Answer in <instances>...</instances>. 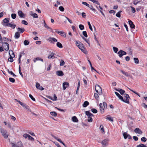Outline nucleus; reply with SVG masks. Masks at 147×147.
Segmentation results:
<instances>
[{"mask_svg":"<svg viewBox=\"0 0 147 147\" xmlns=\"http://www.w3.org/2000/svg\"><path fill=\"white\" fill-rule=\"evenodd\" d=\"M115 93L116 95L118 96L120 99L121 101H123V98L122 96H121L117 92H115Z\"/></svg>","mask_w":147,"mask_h":147,"instance_id":"412c9836","label":"nucleus"},{"mask_svg":"<svg viewBox=\"0 0 147 147\" xmlns=\"http://www.w3.org/2000/svg\"><path fill=\"white\" fill-rule=\"evenodd\" d=\"M28 138H29L30 140H31V141H33L34 140V138L33 137L30 136V135H29Z\"/></svg>","mask_w":147,"mask_h":147,"instance_id":"774afa93","label":"nucleus"},{"mask_svg":"<svg viewBox=\"0 0 147 147\" xmlns=\"http://www.w3.org/2000/svg\"><path fill=\"white\" fill-rule=\"evenodd\" d=\"M37 60H40L42 61V62L43 61V60L42 59L40 58V57H37L34 60V62H36V61Z\"/></svg>","mask_w":147,"mask_h":147,"instance_id":"473e14b6","label":"nucleus"},{"mask_svg":"<svg viewBox=\"0 0 147 147\" xmlns=\"http://www.w3.org/2000/svg\"><path fill=\"white\" fill-rule=\"evenodd\" d=\"M83 4L86 5V6L89 7L90 5L89 4H88L86 2H84L82 3Z\"/></svg>","mask_w":147,"mask_h":147,"instance_id":"680f3d73","label":"nucleus"},{"mask_svg":"<svg viewBox=\"0 0 147 147\" xmlns=\"http://www.w3.org/2000/svg\"><path fill=\"white\" fill-rule=\"evenodd\" d=\"M57 47L60 48H61L63 47V46L62 44L59 42H58L57 43Z\"/></svg>","mask_w":147,"mask_h":147,"instance_id":"7c9ffc66","label":"nucleus"},{"mask_svg":"<svg viewBox=\"0 0 147 147\" xmlns=\"http://www.w3.org/2000/svg\"><path fill=\"white\" fill-rule=\"evenodd\" d=\"M1 43L4 49L6 51H8L9 49V44L7 42H2Z\"/></svg>","mask_w":147,"mask_h":147,"instance_id":"39448f33","label":"nucleus"},{"mask_svg":"<svg viewBox=\"0 0 147 147\" xmlns=\"http://www.w3.org/2000/svg\"><path fill=\"white\" fill-rule=\"evenodd\" d=\"M146 140V138L144 137H143L141 138V140L142 142H145Z\"/></svg>","mask_w":147,"mask_h":147,"instance_id":"052dcab7","label":"nucleus"},{"mask_svg":"<svg viewBox=\"0 0 147 147\" xmlns=\"http://www.w3.org/2000/svg\"><path fill=\"white\" fill-rule=\"evenodd\" d=\"M85 113L88 117H91V116H94V115L92 113H91L90 111H87L85 112Z\"/></svg>","mask_w":147,"mask_h":147,"instance_id":"6ab92c4d","label":"nucleus"},{"mask_svg":"<svg viewBox=\"0 0 147 147\" xmlns=\"http://www.w3.org/2000/svg\"><path fill=\"white\" fill-rule=\"evenodd\" d=\"M94 97L97 100L98 98V95L97 94L95 93L94 94Z\"/></svg>","mask_w":147,"mask_h":147,"instance_id":"e2e57ef3","label":"nucleus"},{"mask_svg":"<svg viewBox=\"0 0 147 147\" xmlns=\"http://www.w3.org/2000/svg\"><path fill=\"white\" fill-rule=\"evenodd\" d=\"M18 31H20V32H19L20 33H22L24 31L25 29L24 28H18Z\"/></svg>","mask_w":147,"mask_h":147,"instance_id":"bb28decb","label":"nucleus"},{"mask_svg":"<svg viewBox=\"0 0 147 147\" xmlns=\"http://www.w3.org/2000/svg\"><path fill=\"white\" fill-rule=\"evenodd\" d=\"M107 119L111 121H113V119L111 117H107Z\"/></svg>","mask_w":147,"mask_h":147,"instance_id":"0e129e2a","label":"nucleus"},{"mask_svg":"<svg viewBox=\"0 0 147 147\" xmlns=\"http://www.w3.org/2000/svg\"><path fill=\"white\" fill-rule=\"evenodd\" d=\"M100 129L102 131V133L104 132V127L102 125H101L100 126Z\"/></svg>","mask_w":147,"mask_h":147,"instance_id":"58836bf2","label":"nucleus"},{"mask_svg":"<svg viewBox=\"0 0 147 147\" xmlns=\"http://www.w3.org/2000/svg\"><path fill=\"white\" fill-rule=\"evenodd\" d=\"M89 102L87 101H85L83 104V107H86L89 105Z\"/></svg>","mask_w":147,"mask_h":147,"instance_id":"393cba45","label":"nucleus"},{"mask_svg":"<svg viewBox=\"0 0 147 147\" xmlns=\"http://www.w3.org/2000/svg\"><path fill=\"white\" fill-rule=\"evenodd\" d=\"M134 131L136 133H138L139 134H142V131L138 128L135 129Z\"/></svg>","mask_w":147,"mask_h":147,"instance_id":"f3484780","label":"nucleus"},{"mask_svg":"<svg viewBox=\"0 0 147 147\" xmlns=\"http://www.w3.org/2000/svg\"><path fill=\"white\" fill-rule=\"evenodd\" d=\"M82 17L83 18H85L86 17V13L84 12H82Z\"/></svg>","mask_w":147,"mask_h":147,"instance_id":"69168bd1","label":"nucleus"},{"mask_svg":"<svg viewBox=\"0 0 147 147\" xmlns=\"http://www.w3.org/2000/svg\"><path fill=\"white\" fill-rule=\"evenodd\" d=\"M91 110V111L94 113H96L97 112V110L94 109H92Z\"/></svg>","mask_w":147,"mask_h":147,"instance_id":"5fc2aeb1","label":"nucleus"},{"mask_svg":"<svg viewBox=\"0 0 147 147\" xmlns=\"http://www.w3.org/2000/svg\"><path fill=\"white\" fill-rule=\"evenodd\" d=\"M48 40L51 43H54V42H57V40L55 38L50 37L48 39Z\"/></svg>","mask_w":147,"mask_h":147,"instance_id":"f8f14e48","label":"nucleus"},{"mask_svg":"<svg viewBox=\"0 0 147 147\" xmlns=\"http://www.w3.org/2000/svg\"><path fill=\"white\" fill-rule=\"evenodd\" d=\"M124 96L126 98L124 99H123V101H122L127 103H129V99L130 98V97L129 95L127 94H124Z\"/></svg>","mask_w":147,"mask_h":147,"instance_id":"423d86ee","label":"nucleus"},{"mask_svg":"<svg viewBox=\"0 0 147 147\" xmlns=\"http://www.w3.org/2000/svg\"><path fill=\"white\" fill-rule=\"evenodd\" d=\"M59 10L61 11H64V8L63 6H60L59 8Z\"/></svg>","mask_w":147,"mask_h":147,"instance_id":"603ef678","label":"nucleus"},{"mask_svg":"<svg viewBox=\"0 0 147 147\" xmlns=\"http://www.w3.org/2000/svg\"><path fill=\"white\" fill-rule=\"evenodd\" d=\"M88 121L89 122H92V119L91 117H88Z\"/></svg>","mask_w":147,"mask_h":147,"instance_id":"338daca9","label":"nucleus"},{"mask_svg":"<svg viewBox=\"0 0 147 147\" xmlns=\"http://www.w3.org/2000/svg\"><path fill=\"white\" fill-rule=\"evenodd\" d=\"M51 136L53 137L54 139L56 140H57L58 142H59L61 143L65 147H66V145L65 144L63 143L61 139H60L58 138L57 137L55 136H54V135H52Z\"/></svg>","mask_w":147,"mask_h":147,"instance_id":"9b49d317","label":"nucleus"},{"mask_svg":"<svg viewBox=\"0 0 147 147\" xmlns=\"http://www.w3.org/2000/svg\"><path fill=\"white\" fill-rule=\"evenodd\" d=\"M3 25L5 26L10 27L13 29L15 28L16 26V24H11L10 23L7 24H3Z\"/></svg>","mask_w":147,"mask_h":147,"instance_id":"9d476101","label":"nucleus"},{"mask_svg":"<svg viewBox=\"0 0 147 147\" xmlns=\"http://www.w3.org/2000/svg\"><path fill=\"white\" fill-rule=\"evenodd\" d=\"M79 28L80 30H83L84 28V25L82 24H80L79 26Z\"/></svg>","mask_w":147,"mask_h":147,"instance_id":"c9c22d12","label":"nucleus"},{"mask_svg":"<svg viewBox=\"0 0 147 147\" xmlns=\"http://www.w3.org/2000/svg\"><path fill=\"white\" fill-rule=\"evenodd\" d=\"M10 56V57H9L8 59V60L9 61L11 62H12L13 61V57L11 56Z\"/></svg>","mask_w":147,"mask_h":147,"instance_id":"13d9d810","label":"nucleus"},{"mask_svg":"<svg viewBox=\"0 0 147 147\" xmlns=\"http://www.w3.org/2000/svg\"><path fill=\"white\" fill-rule=\"evenodd\" d=\"M117 91L119 92L122 95H123L125 92V91L122 89H119V90H117Z\"/></svg>","mask_w":147,"mask_h":147,"instance_id":"cd10ccee","label":"nucleus"},{"mask_svg":"<svg viewBox=\"0 0 147 147\" xmlns=\"http://www.w3.org/2000/svg\"><path fill=\"white\" fill-rule=\"evenodd\" d=\"M9 19L8 18H6L3 20V22L5 24L9 23Z\"/></svg>","mask_w":147,"mask_h":147,"instance_id":"2f4dec72","label":"nucleus"},{"mask_svg":"<svg viewBox=\"0 0 147 147\" xmlns=\"http://www.w3.org/2000/svg\"><path fill=\"white\" fill-rule=\"evenodd\" d=\"M109 140L108 138L102 140L101 143L103 147H107L109 145Z\"/></svg>","mask_w":147,"mask_h":147,"instance_id":"f03ea898","label":"nucleus"},{"mask_svg":"<svg viewBox=\"0 0 147 147\" xmlns=\"http://www.w3.org/2000/svg\"><path fill=\"white\" fill-rule=\"evenodd\" d=\"M91 1L93 2V3H96L99 5H100V4L98 2V1H97L96 0H92Z\"/></svg>","mask_w":147,"mask_h":147,"instance_id":"864d4df0","label":"nucleus"},{"mask_svg":"<svg viewBox=\"0 0 147 147\" xmlns=\"http://www.w3.org/2000/svg\"><path fill=\"white\" fill-rule=\"evenodd\" d=\"M147 147V146H146L145 145L142 144H140L139 145H137V147Z\"/></svg>","mask_w":147,"mask_h":147,"instance_id":"37998d69","label":"nucleus"},{"mask_svg":"<svg viewBox=\"0 0 147 147\" xmlns=\"http://www.w3.org/2000/svg\"><path fill=\"white\" fill-rule=\"evenodd\" d=\"M80 47H78L79 49L81 50L85 54H86L87 53V51L85 50V48L83 44H80Z\"/></svg>","mask_w":147,"mask_h":147,"instance_id":"0eeeda50","label":"nucleus"},{"mask_svg":"<svg viewBox=\"0 0 147 147\" xmlns=\"http://www.w3.org/2000/svg\"><path fill=\"white\" fill-rule=\"evenodd\" d=\"M88 24L89 26V29H90V30L92 31H93V29L92 27L91 26V25L90 24L89 22H88Z\"/></svg>","mask_w":147,"mask_h":147,"instance_id":"79ce46f5","label":"nucleus"},{"mask_svg":"<svg viewBox=\"0 0 147 147\" xmlns=\"http://www.w3.org/2000/svg\"><path fill=\"white\" fill-rule=\"evenodd\" d=\"M9 54L10 56H11V55H13V57H15V55L13 52L12 50H9Z\"/></svg>","mask_w":147,"mask_h":147,"instance_id":"72a5a7b5","label":"nucleus"},{"mask_svg":"<svg viewBox=\"0 0 147 147\" xmlns=\"http://www.w3.org/2000/svg\"><path fill=\"white\" fill-rule=\"evenodd\" d=\"M9 81L12 83H14L15 82V79L12 78H9Z\"/></svg>","mask_w":147,"mask_h":147,"instance_id":"4c0bfd02","label":"nucleus"},{"mask_svg":"<svg viewBox=\"0 0 147 147\" xmlns=\"http://www.w3.org/2000/svg\"><path fill=\"white\" fill-rule=\"evenodd\" d=\"M30 15L31 16H33L34 18H38L37 15L36 13H33L32 11L30 12Z\"/></svg>","mask_w":147,"mask_h":147,"instance_id":"b1692460","label":"nucleus"},{"mask_svg":"<svg viewBox=\"0 0 147 147\" xmlns=\"http://www.w3.org/2000/svg\"><path fill=\"white\" fill-rule=\"evenodd\" d=\"M113 51H114V52L115 53H117V52L118 51V49L117 48V47H113Z\"/></svg>","mask_w":147,"mask_h":147,"instance_id":"de8ad7c7","label":"nucleus"},{"mask_svg":"<svg viewBox=\"0 0 147 147\" xmlns=\"http://www.w3.org/2000/svg\"><path fill=\"white\" fill-rule=\"evenodd\" d=\"M20 36V33L19 32H16L15 34L14 37L15 38L18 39Z\"/></svg>","mask_w":147,"mask_h":147,"instance_id":"5701e85b","label":"nucleus"},{"mask_svg":"<svg viewBox=\"0 0 147 147\" xmlns=\"http://www.w3.org/2000/svg\"><path fill=\"white\" fill-rule=\"evenodd\" d=\"M120 71L124 75L126 76L130 77L131 78H132V77L128 73L125 72L123 70H121Z\"/></svg>","mask_w":147,"mask_h":147,"instance_id":"4468645a","label":"nucleus"},{"mask_svg":"<svg viewBox=\"0 0 147 147\" xmlns=\"http://www.w3.org/2000/svg\"><path fill=\"white\" fill-rule=\"evenodd\" d=\"M83 35L86 37H88V35L87 33V32L86 31H84L82 32Z\"/></svg>","mask_w":147,"mask_h":147,"instance_id":"49530a36","label":"nucleus"},{"mask_svg":"<svg viewBox=\"0 0 147 147\" xmlns=\"http://www.w3.org/2000/svg\"><path fill=\"white\" fill-rule=\"evenodd\" d=\"M56 74L57 75L59 76H62L64 75V74L62 71H58L56 72Z\"/></svg>","mask_w":147,"mask_h":147,"instance_id":"dca6fc26","label":"nucleus"},{"mask_svg":"<svg viewBox=\"0 0 147 147\" xmlns=\"http://www.w3.org/2000/svg\"><path fill=\"white\" fill-rule=\"evenodd\" d=\"M55 32H56L58 34L61 35V36H62L64 37H66V34L65 32L62 31H58L56 29H55Z\"/></svg>","mask_w":147,"mask_h":147,"instance_id":"6e6552de","label":"nucleus"},{"mask_svg":"<svg viewBox=\"0 0 147 147\" xmlns=\"http://www.w3.org/2000/svg\"><path fill=\"white\" fill-rule=\"evenodd\" d=\"M122 12V11H120L116 14V16L118 18H120L121 17V13Z\"/></svg>","mask_w":147,"mask_h":147,"instance_id":"f704fd0d","label":"nucleus"},{"mask_svg":"<svg viewBox=\"0 0 147 147\" xmlns=\"http://www.w3.org/2000/svg\"><path fill=\"white\" fill-rule=\"evenodd\" d=\"M89 8L93 11L94 12H95L96 11V10L95 9H94L92 5H91L90 6H89Z\"/></svg>","mask_w":147,"mask_h":147,"instance_id":"4d7b16f0","label":"nucleus"},{"mask_svg":"<svg viewBox=\"0 0 147 147\" xmlns=\"http://www.w3.org/2000/svg\"><path fill=\"white\" fill-rule=\"evenodd\" d=\"M19 73L20 74L21 76L22 77H23V75L22 74V72L21 71V67H20V65H19Z\"/></svg>","mask_w":147,"mask_h":147,"instance_id":"ea45409f","label":"nucleus"},{"mask_svg":"<svg viewBox=\"0 0 147 147\" xmlns=\"http://www.w3.org/2000/svg\"><path fill=\"white\" fill-rule=\"evenodd\" d=\"M117 54L119 57H121L123 55H126L127 53L125 51L121 50L118 52Z\"/></svg>","mask_w":147,"mask_h":147,"instance_id":"1a4fd4ad","label":"nucleus"},{"mask_svg":"<svg viewBox=\"0 0 147 147\" xmlns=\"http://www.w3.org/2000/svg\"><path fill=\"white\" fill-rule=\"evenodd\" d=\"M50 114L52 116H53L54 117H56L57 116V113L54 111L51 112L50 113Z\"/></svg>","mask_w":147,"mask_h":147,"instance_id":"c756f323","label":"nucleus"},{"mask_svg":"<svg viewBox=\"0 0 147 147\" xmlns=\"http://www.w3.org/2000/svg\"><path fill=\"white\" fill-rule=\"evenodd\" d=\"M95 90L96 92L99 95L102 93V90L100 86L98 85H96L95 86Z\"/></svg>","mask_w":147,"mask_h":147,"instance_id":"20e7f679","label":"nucleus"},{"mask_svg":"<svg viewBox=\"0 0 147 147\" xmlns=\"http://www.w3.org/2000/svg\"><path fill=\"white\" fill-rule=\"evenodd\" d=\"M22 106H23L26 109H27L28 111H29L30 112H31V111L29 107L26 105L24 103H23V105H21Z\"/></svg>","mask_w":147,"mask_h":147,"instance_id":"aec40b11","label":"nucleus"},{"mask_svg":"<svg viewBox=\"0 0 147 147\" xmlns=\"http://www.w3.org/2000/svg\"><path fill=\"white\" fill-rule=\"evenodd\" d=\"M7 71H8V73L9 74H11V75H12L13 76H16V75H15L13 73V72H12L11 71H10L9 70V69H8Z\"/></svg>","mask_w":147,"mask_h":147,"instance_id":"a19ab883","label":"nucleus"},{"mask_svg":"<svg viewBox=\"0 0 147 147\" xmlns=\"http://www.w3.org/2000/svg\"><path fill=\"white\" fill-rule=\"evenodd\" d=\"M69 84L67 82H65L63 83V88L64 90H65L66 88L69 86Z\"/></svg>","mask_w":147,"mask_h":147,"instance_id":"2eb2a0df","label":"nucleus"},{"mask_svg":"<svg viewBox=\"0 0 147 147\" xmlns=\"http://www.w3.org/2000/svg\"><path fill=\"white\" fill-rule=\"evenodd\" d=\"M99 105L100 112L101 113H103L104 112V109H106L107 107V104L105 102H104L103 104L100 103Z\"/></svg>","mask_w":147,"mask_h":147,"instance_id":"f257e3e1","label":"nucleus"},{"mask_svg":"<svg viewBox=\"0 0 147 147\" xmlns=\"http://www.w3.org/2000/svg\"><path fill=\"white\" fill-rule=\"evenodd\" d=\"M24 44L25 45H27L29 44V42L27 40H25L24 41Z\"/></svg>","mask_w":147,"mask_h":147,"instance_id":"e433bc0d","label":"nucleus"},{"mask_svg":"<svg viewBox=\"0 0 147 147\" xmlns=\"http://www.w3.org/2000/svg\"><path fill=\"white\" fill-rule=\"evenodd\" d=\"M29 96L31 98V99L32 100H33V101H35V98L33 97V96L31 94H30L29 95Z\"/></svg>","mask_w":147,"mask_h":147,"instance_id":"bf43d9fd","label":"nucleus"},{"mask_svg":"<svg viewBox=\"0 0 147 147\" xmlns=\"http://www.w3.org/2000/svg\"><path fill=\"white\" fill-rule=\"evenodd\" d=\"M50 52L51 53V54L48 56V58L49 59H51V58L54 59L55 58V57L54 56V55L55 54V53L53 52Z\"/></svg>","mask_w":147,"mask_h":147,"instance_id":"a211bd4d","label":"nucleus"},{"mask_svg":"<svg viewBox=\"0 0 147 147\" xmlns=\"http://www.w3.org/2000/svg\"><path fill=\"white\" fill-rule=\"evenodd\" d=\"M123 135L125 139H126L127 138L130 139H131V136L126 132H124L123 134Z\"/></svg>","mask_w":147,"mask_h":147,"instance_id":"ddd939ff","label":"nucleus"},{"mask_svg":"<svg viewBox=\"0 0 147 147\" xmlns=\"http://www.w3.org/2000/svg\"><path fill=\"white\" fill-rule=\"evenodd\" d=\"M80 44H82V43L79 41H77L76 42V45L78 47H80Z\"/></svg>","mask_w":147,"mask_h":147,"instance_id":"a18cd8bd","label":"nucleus"},{"mask_svg":"<svg viewBox=\"0 0 147 147\" xmlns=\"http://www.w3.org/2000/svg\"><path fill=\"white\" fill-rule=\"evenodd\" d=\"M72 121L74 122H77L78 121V120L76 117L75 116L73 117H72Z\"/></svg>","mask_w":147,"mask_h":147,"instance_id":"a878e982","label":"nucleus"},{"mask_svg":"<svg viewBox=\"0 0 147 147\" xmlns=\"http://www.w3.org/2000/svg\"><path fill=\"white\" fill-rule=\"evenodd\" d=\"M130 7L131 8V10L133 13H134L136 12V10L134 8L132 7V6H130Z\"/></svg>","mask_w":147,"mask_h":147,"instance_id":"3c124183","label":"nucleus"},{"mask_svg":"<svg viewBox=\"0 0 147 147\" xmlns=\"http://www.w3.org/2000/svg\"><path fill=\"white\" fill-rule=\"evenodd\" d=\"M134 63L136 64H138L139 63V61L138 58H134Z\"/></svg>","mask_w":147,"mask_h":147,"instance_id":"c85d7f7f","label":"nucleus"},{"mask_svg":"<svg viewBox=\"0 0 147 147\" xmlns=\"http://www.w3.org/2000/svg\"><path fill=\"white\" fill-rule=\"evenodd\" d=\"M0 130L1 133L4 138H7L8 137V135L7 134V131L2 128H0Z\"/></svg>","mask_w":147,"mask_h":147,"instance_id":"7ed1b4c3","label":"nucleus"},{"mask_svg":"<svg viewBox=\"0 0 147 147\" xmlns=\"http://www.w3.org/2000/svg\"><path fill=\"white\" fill-rule=\"evenodd\" d=\"M16 14L15 13H12L11 15V17L12 19H15L16 18Z\"/></svg>","mask_w":147,"mask_h":147,"instance_id":"8fccbe9b","label":"nucleus"},{"mask_svg":"<svg viewBox=\"0 0 147 147\" xmlns=\"http://www.w3.org/2000/svg\"><path fill=\"white\" fill-rule=\"evenodd\" d=\"M2 40L5 41H8L9 40V39L7 37H3L2 38Z\"/></svg>","mask_w":147,"mask_h":147,"instance_id":"c03bdc74","label":"nucleus"},{"mask_svg":"<svg viewBox=\"0 0 147 147\" xmlns=\"http://www.w3.org/2000/svg\"><path fill=\"white\" fill-rule=\"evenodd\" d=\"M18 14L20 18H24V14L21 11H19L18 12Z\"/></svg>","mask_w":147,"mask_h":147,"instance_id":"4be33fe9","label":"nucleus"},{"mask_svg":"<svg viewBox=\"0 0 147 147\" xmlns=\"http://www.w3.org/2000/svg\"><path fill=\"white\" fill-rule=\"evenodd\" d=\"M60 66H63L65 64V62L63 60H61V61L60 62Z\"/></svg>","mask_w":147,"mask_h":147,"instance_id":"09e8293b","label":"nucleus"},{"mask_svg":"<svg viewBox=\"0 0 147 147\" xmlns=\"http://www.w3.org/2000/svg\"><path fill=\"white\" fill-rule=\"evenodd\" d=\"M22 23L25 25H27L28 24L27 22L25 20H22Z\"/></svg>","mask_w":147,"mask_h":147,"instance_id":"6e6d98bb","label":"nucleus"}]
</instances>
